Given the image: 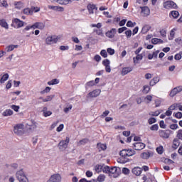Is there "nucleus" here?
I'll list each match as a JSON object with an SVG mask.
<instances>
[{"label": "nucleus", "instance_id": "obj_1", "mask_svg": "<svg viewBox=\"0 0 182 182\" xmlns=\"http://www.w3.org/2000/svg\"><path fill=\"white\" fill-rule=\"evenodd\" d=\"M134 154H136V151L133 149L122 150L119 153V155L121 156L119 163H122L123 164H124V163H127V161H129L127 157H132V156H134Z\"/></svg>", "mask_w": 182, "mask_h": 182}, {"label": "nucleus", "instance_id": "obj_2", "mask_svg": "<svg viewBox=\"0 0 182 182\" xmlns=\"http://www.w3.org/2000/svg\"><path fill=\"white\" fill-rule=\"evenodd\" d=\"M104 173L109 174V177H113L114 178H117L120 176V168L116 166L109 167L105 166Z\"/></svg>", "mask_w": 182, "mask_h": 182}, {"label": "nucleus", "instance_id": "obj_3", "mask_svg": "<svg viewBox=\"0 0 182 182\" xmlns=\"http://www.w3.org/2000/svg\"><path fill=\"white\" fill-rule=\"evenodd\" d=\"M70 141V139H69V136H67L65 140L60 141L58 145L59 150H60V151H65V150L68 149Z\"/></svg>", "mask_w": 182, "mask_h": 182}, {"label": "nucleus", "instance_id": "obj_4", "mask_svg": "<svg viewBox=\"0 0 182 182\" xmlns=\"http://www.w3.org/2000/svg\"><path fill=\"white\" fill-rule=\"evenodd\" d=\"M25 127L23 124H18L16 126H14V132L17 136H22L23 133H25Z\"/></svg>", "mask_w": 182, "mask_h": 182}, {"label": "nucleus", "instance_id": "obj_5", "mask_svg": "<svg viewBox=\"0 0 182 182\" xmlns=\"http://www.w3.org/2000/svg\"><path fill=\"white\" fill-rule=\"evenodd\" d=\"M13 23H11V26L13 28H15L16 29H19L20 28H22L25 23L23 21H21L18 18H14L12 21Z\"/></svg>", "mask_w": 182, "mask_h": 182}, {"label": "nucleus", "instance_id": "obj_6", "mask_svg": "<svg viewBox=\"0 0 182 182\" xmlns=\"http://www.w3.org/2000/svg\"><path fill=\"white\" fill-rule=\"evenodd\" d=\"M164 8L165 9H176L177 4L173 1H166L164 2Z\"/></svg>", "mask_w": 182, "mask_h": 182}, {"label": "nucleus", "instance_id": "obj_7", "mask_svg": "<svg viewBox=\"0 0 182 182\" xmlns=\"http://www.w3.org/2000/svg\"><path fill=\"white\" fill-rule=\"evenodd\" d=\"M100 93H102V90H100V89L94 90L87 95V99H93V97H97V96L100 95Z\"/></svg>", "mask_w": 182, "mask_h": 182}, {"label": "nucleus", "instance_id": "obj_8", "mask_svg": "<svg viewBox=\"0 0 182 182\" xmlns=\"http://www.w3.org/2000/svg\"><path fill=\"white\" fill-rule=\"evenodd\" d=\"M58 43V36H48L46 38V45H53L54 43Z\"/></svg>", "mask_w": 182, "mask_h": 182}, {"label": "nucleus", "instance_id": "obj_9", "mask_svg": "<svg viewBox=\"0 0 182 182\" xmlns=\"http://www.w3.org/2000/svg\"><path fill=\"white\" fill-rule=\"evenodd\" d=\"M146 147V144L141 142H136L133 144L134 150H143Z\"/></svg>", "mask_w": 182, "mask_h": 182}, {"label": "nucleus", "instance_id": "obj_10", "mask_svg": "<svg viewBox=\"0 0 182 182\" xmlns=\"http://www.w3.org/2000/svg\"><path fill=\"white\" fill-rule=\"evenodd\" d=\"M30 29H38V26L36 24V23H35L33 25H28L27 26H26L23 30H22V32L23 33H28V31L30 30Z\"/></svg>", "mask_w": 182, "mask_h": 182}, {"label": "nucleus", "instance_id": "obj_11", "mask_svg": "<svg viewBox=\"0 0 182 182\" xmlns=\"http://www.w3.org/2000/svg\"><path fill=\"white\" fill-rule=\"evenodd\" d=\"M141 9V14L142 16H149L150 15V9L148 6L140 7Z\"/></svg>", "mask_w": 182, "mask_h": 182}, {"label": "nucleus", "instance_id": "obj_12", "mask_svg": "<svg viewBox=\"0 0 182 182\" xmlns=\"http://www.w3.org/2000/svg\"><path fill=\"white\" fill-rule=\"evenodd\" d=\"M141 157L144 160H147L150 159V157H153V152L151 151L144 152L141 154Z\"/></svg>", "mask_w": 182, "mask_h": 182}, {"label": "nucleus", "instance_id": "obj_13", "mask_svg": "<svg viewBox=\"0 0 182 182\" xmlns=\"http://www.w3.org/2000/svg\"><path fill=\"white\" fill-rule=\"evenodd\" d=\"M16 177L17 180H21V178L26 177V175L25 172H23V170L21 169L16 173Z\"/></svg>", "mask_w": 182, "mask_h": 182}, {"label": "nucleus", "instance_id": "obj_14", "mask_svg": "<svg viewBox=\"0 0 182 182\" xmlns=\"http://www.w3.org/2000/svg\"><path fill=\"white\" fill-rule=\"evenodd\" d=\"M48 9H52L53 11H57L58 12H63L65 9L59 6H48Z\"/></svg>", "mask_w": 182, "mask_h": 182}, {"label": "nucleus", "instance_id": "obj_15", "mask_svg": "<svg viewBox=\"0 0 182 182\" xmlns=\"http://www.w3.org/2000/svg\"><path fill=\"white\" fill-rule=\"evenodd\" d=\"M133 70V68L132 67H125L122 68V70L121 72L122 76H125V75H127L128 73H130Z\"/></svg>", "mask_w": 182, "mask_h": 182}, {"label": "nucleus", "instance_id": "obj_16", "mask_svg": "<svg viewBox=\"0 0 182 182\" xmlns=\"http://www.w3.org/2000/svg\"><path fill=\"white\" fill-rule=\"evenodd\" d=\"M105 35L109 38H114V35H116V28L111 29L110 31H107Z\"/></svg>", "mask_w": 182, "mask_h": 182}, {"label": "nucleus", "instance_id": "obj_17", "mask_svg": "<svg viewBox=\"0 0 182 182\" xmlns=\"http://www.w3.org/2000/svg\"><path fill=\"white\" fill-rule=\"evenodd\" d=\"M18 48H19V46L11 44L6 46L5 50H6V52H12L14 49H18Z\"/></svg>", "mask_w": 182, "mask_h": 182}, {"label": "nucleus", "instance_id": "obj_18", "mask_svg": "<svg viewBox=\"0 0 182 182\" xmlns=\"http://www.w3.org/2000/svg\"><path fill=\"white\" fill-rule=\"evenodd\" d=\"M159 136L163 139H168V137H170V134H168L167 132L164 130L159 131Z\"/></svg>", "mask_w": 182, "mask_h": 182}, {"label": "nucleus", "instance_id": "obj_19", "mask_svg": "<svg viewBox=\"0 0 182 182\" xmlns=\"http://www.w3.org/2000/svg\"><path fill=\"white\" fill-rule=\"evenodd\" d=\"M87 143H89V139L84 138L77 142V146H85V144H87Z\"/></svg>", "mask_w": 182, "mask_h": 182}, {"label": "nucleus", "instance_id": "obj_20", "mask_svg": "<svg viewBox=\"0 0 182 182\" xmlns=\"http://www.w3.org/2000/svg\"><path fill=\"white\" fill-rule=\"evenodd\" d=\"M14 5L16 9H22L23 8V3L22 1H14Z\"/></svg>", "mask_w": 182, "mask_h": 182}, {"label": "nucleus", "instance_id": "obj_21", "mask_svg": "<svg viewBox=\"0 0 182 182\" xmlns=\"http://www.w3.org/2000/svg\"><path fill=\"white\" fill-rule=\"evenodd\" d=\"M26 124L29 127L30 130H35V129H36V127H38L36 125V122L33 121H31L29 123H26Z\"/></svg>", "mask_w": 182, "mask_h": 182}, {"label": "nucleus", "instance_id": "obj_22", "mask_svg": "<svg viewBox=\"0 0 182 182\" xmlns=\"http://www.w3.org/2000/svg\"><path fill=\"white\" fill-rule=\"evenodd\" d=\"M0 26L4 28V29H9V26L5 19L0 20Z\"/></svg>", "mask_w": 182, "mask_h": 182}, {"label": "nucleus", "instance_id": "obj_23", "mask_svg": "<svg viewBox=\"0 0 182 182\" xmlns=\"http://www.w3.org/2000/svg\"><path fill=\"white\" fill-rule=\"evenodd\" d=\"M160 82V79L158 77H154L150 82L149 85L150 86H154L155 85H157Z\"/></svg>", "mask_w": 182, "mask_h": 182}, {"label": "nucleus", "instance_id": "obj_24", "mask_svg": "<svg viewBox=\"0 0 182 182\" xmlns=\"http://www.w3.org/2000/svg\"><path fill=\"white\" fill-rule=\"evenodd\" d=\"M132 173L135 176H140V174H141V168L139 167H135L132 169Z\"/></svg>", "mask_w": 182, "mask_h": 182}, {"label": "nucleus", "instance_id": "obj_25", "mask_svg": "<svg viewBox=\"0 0 182 182\" xmlns=\"http://www.w3.org/2000/svg\"><path fill=\"white\" fill-rule=\"evenodd\" d=\"M95 171L97 173H102L103 171L105 173V166L102 165H96L95 166Z\"/></svg>", "mask_w": 182, "mask_h": 182}, {"label": "nucleus", "instance_id": "obj_26", "mask_svg": "<svg viewBox=\"0 0 182 182\" xmlns=\"http://www.w3.org/2000/svg\"><path fill=\"white\" fill-rule=\"evenodd\" d=\"M2 114L4 117L12 116L14 114V111H12L11 109H7L3 112Z\"/></svg>", "mask_w": 182, "mask_h": 182}, {"label": "nucleus", "instance_id": "obj_27", "mask_svg": "<svg viewBox=\"0 0 182 182\" xmlns=\"http://www.w3.org/2000/svg\"><path fill=\"white\" fill-rule=\"evenodd\" d=\"M180 146V140L178 139H173L172 147L173 149H178Z\"/></svg>", "mask_w": 182, "mask_h": 182}, {"label": "nucleus", "instance_id": "obj_28", "mask_svg": "<svg viewBox=\"0 0 182 182\" xmlns=\"http://www.w3.org/2000/svg\"><path fill=\"white\" fill-rule=\"evenodd\" d=\"M89 14H94L93 11L96 9V6L94 4H88L87 6Z\"/></svg>", "mask_w": 182, "mask_h": 182}, {"label": "nucleus", "instance_id": "obj_29", "mask_svg": "<svg viewBox=\"0 0 182 182\" xmlns=\"http://www.w3.org/2000/svg\"><path fill=\"white\" fill-rule=\"evenodd\" d=\"M43 114L45 117H48V116H51L52 112L50 111H48V108L45 107L43 109Z\"/></svg>", "mask_w": 182, "mask_h": 182}, {"label": "nucleus", "instance_id": "obj_30", "mask_svg": "<svg viewBox=\"0 0 182 182\" xmlns=\"http://www.w3.org/2000/svg\"><path fill=\"white\" fill-rule=\"evenodd\" d=\"M97 148L98 149V150H100V151H101V150H106V149H107V146H106V144H101V143H100V144H97Z\"/></svg>", "mask_w": 182, "mask_h": 182}, {"label": "nucleus", "instance_id": "obj_31", "mask_svg": "<svg viewBox=\"0 0 182 182\" xmlns=\"http://www.w3.org/2000/svg\"><path fill=\"white\" fill-rule=\"evenodd\" d=\"M151 43H153V45H157V43H163V40L154 38L151 39Z\"/></svg>", "mask_w": 182, "mask_h": 182}, {"label": "nucleus", "instance_id": "obj_32", "mask_svg": "<svg viewBox=\"0 0 182 182\" xmlns=\"http://www.w3.org/2000/svg\"><path fill=\"white\" fill-rule=\"evenodd\" d=\"M150 28L151 27L149 25L144 26L141 31V33H147L150 31Z\"/></svg>", "mask_w": 182, "mask_h": 182}, {"label": "nucleus", "instance_id": "obj_33", "mask_svg": "<svg viewBox=\"0 0 182 182\" xmlns=\"http://www.w3.org/2000/svg\"><path fill=\"white\" fill-rule=\"evenodd\" d=\"M176 31H177V28H173L170 31V36L168 38L169 41H173V39H174V36L176 35Z\"/></svg>", "mask_w": 182, "mask_h": 182}, {"label": "nucleus", "instance_id": "obj_34", "mask_svg": "<svg viewBox=\"0 0 182 182\" xmlns=\"http://www.w3.org/2000/svg\"><path fill=\"white\" fill-rule=\"evenodd\" d=\"M58 83H59V80L56 78L53 79L52 80L48 82V85L49 86H52L53 85H58Z\"/></svg>", "mask_w": 182, "mask_h": 182}, {"label": "nucleus", "instance_id": "obj_35", "mask_svg": "<svg viewBox=\"0 0 182 182\" xmlns=\"http://www.w3.org/2000/svg\"><path fill=\"white\" fill-rule=\"evenodd\" d=\"M9 78V75H8V73L4 74L0 80V83H5V82H6L7 79Z\"/></svg>", "mask_w": 182, "mask_h": 182}, {"label": "nucleus", "instance_id": "obj_36", "mask_svg": "<svg viewBox=\"0 0 182 182\" xmlns=\"http://www.w3.org/2000/svg\"><path fill=\"white\" fill-rule=\"evenodd\" d=\"M180 15V14L178 13V11H171V13L170 14V16H172L173 18H174L175 19H176V18H178V16Z\"/></svg>", "mask_w": 182, "mask_h": 182}, {"label": "nucleus", "instance_id": "obj_37", "mask_svg": "<svg viewBox=\"0 0 182 182\" xmlns=\"http://www.w3.org/2000/svg\"><path fill=\"white\" fill-rule=\"evenodd\" d=\"M24 15H32V9L26 8L23 10Z\"/></svg>", "mask_w": 182, "mask_h": 182}, {"label": "nucleus", "instance_id": "obj_38", "mask_svg": "<svg viewBox=\"0 0 182 182\" xmlns=\"http://www.w3.org/2000/svg\"><path fill=\"white\" fill-rule=\"evenodd\" d=\"M97 181L99 182H103L105 181V180H106V176L103 175V174H100L97 178Z\"/></svg>", "mask_w": 182, "mask_h": 182}, {"label": "nucleus", "instance_id": "obj_39", "mask_svg": "<svg viewBox=\"0 0 182 182\" xmlns=\"http://www.w3.org/2000/svg\"><path fill=\"white\" fill-rule=\"evenodd\" d=\"M54 97L55 95H48L46 98H43V102H50Z\"/></svg>", "mask_w": 182, "mask_h": 182}, {"label": "nucleus", "instance_id": "obj_40", "mask_svg": "<svg viewBox=\"0 0 182 182\" xmlns=\"http://www.w3.org/2000/svg\"><path fill=\"white\" fill-rule=\"evenodd\" d=\"M177 109H178V103L173 104L169 107V110H171L172 112L173 110H177Z\"/></svg>", "mask_w": 182, "mask_h": 182}, {"label": "nucleus", "instance_id": "obj_41", "mask_svg": "<svg viewBox=\"0 0 182 182\" xmlns=\"http://www.w3.org/2000/svg\"><path fill=\"white\" fill-rule=\"evenodd\" d=\"M127 26L128 28H134V26H136V22H132V21H128L127 23Z\"/></svg>", "mask_w": 182, "mask_h": 182}, {"label": "nucleus", "instance_id": "obj_42", "mask_svg": "<svg viewBox=\"0 0 182 182\" xmlns=\"http://www.w3.org/2000/svg\"><path fill=\"white\" fill-rule=\"evenodd\" d=\"M37 24V29H44L45 28V24L43 23H41V22H36Z\"/></svg>", "mask_w": 182, "mask_h": 182}, {"label": "nucleus", "instance_id": "obj_43", "mask_svg": "<svg viewBox=\"0 0 182 182\" xmlns=\"http://www.w3.org/2000/svg\"><path fill=\"white\" fill-rule=\"evenodd\" d=\"M95 81L91 80L85 84V87H92V86H95Z\"/></svg>", "mask_w": 182, "mask_h": 182}, {"label": "nucleus", "instance_id": "obj_44", "mask_svg": "<svg viewBox=\"0 0 182 182\" xmlns=\"http://www.w3.org/2000/svg\"><path fill=\"white\" fill-rule=\"evenodd\" d=\"M177 94V89L173 88V90H171L169 95L171 96V97H174V96H176V95Z\"/></svg>", "mask_w": 182, "mask_h": 182}, {"label": "nucleus", "instance_id": "obj_45", "mask_svg": "<svg viewBox=\"0 0 182 182\" xmlns=\"http://www.w3.org/2000/svg\"><path fill=\"white\" fill-rule=\"evenodd\" d=\"M149 92H150V87H149V85H144L143 92L145 93V95H147Z\"/></svg>", "mask_w": 182, "mask_h": 182}, {"label": "nucleus", "instance_id": "obj_46", "mask_svg": "<svg viewBox=\"0 0 182 182\" xmlns=\"http://www.w3.org/2000/svg\"><path fill=\"white\" fill-rule=\"evenodd\" d=\"M50 89H52L50 87H46L44 90L41 91V95H45V93H49L50 92Z\"/></svg>", "mask_w": 182, "mask_h": 182}, {"label": "nucleus", "instance_id": "obj_47", "mask_svg": "<svg viewBox=\"0 0 182 182\" xmlns=\"http://www.w3.org/2000/svg\"><path fill=\"white\" fill-rule=\"evenodd\" d=\"M102 65L104 66H109L110 65V60L109 59H105L102 61Z\"/></svg>", "mask_w": 182, "mask_h": 182}, {"label": "nucleus", "instance_id": "obj_48", "mask_svg": "<svg viewBox=\"0 0 182 182\" xmlns=\"http://www.w3.org/2000/svg\"><path fill=\"white\" fill-rule=\"evenodd\" d=\"M160 111L151 112L149 113V116H159L160 114Z\"/></svg>", "mask_w": 182, "mask_h": 182}, {"label": "nucleus", "instance_id": "obj_49", "mask_svg": "<svg viewBox=\"0 0 182 182\" xmlns=\"http://www.w3.org/2000/svg\"><path fill=\"white\" fill-rule=\"evenodd\" d=\"M150 129L152 131L157 132L159 130V125L158 124H154L150 127Z\"/></svg>", "mask_w": 182, "mask_h": 182}, {"label": "nucleus", "instance_id": "obj_50", "mask_svg": "<svg viewBox=\"0 0 182 182\" xmlns=\"http://www.w3.org/2000/svg\"><path fill=\"white\" fill-rule=\"evenodd\" d=\"M100 55L102 56V58H107V52H106V50H102Z\"/></svg>", "mask_w": 182, "mask_h": 182}, {"label": "nucleus", "instance_id": "obj_51", "mask_svg": "<svg viewBox=\"0 0 182 182\" xmlns=\"http://www.w3.org/2000/svg\"><path fill=\"white\" fill-rule=\"evenodd\" d=\"M156 122L157 121L156 120V118L154 117L149 118L148 120L149 124H153V123H156Z\"/></svg>", "mask_w": 182, "mask_h": 182}, {"label": "nucleus", "instance_id": "obj_52", "mask_svg": "<svg viewBox=\"0 0 182 182\" xmlns=\"http://www.w3.org/2000/svg\"><path fill=\"white\" fill-rule=\"evenodd\" d=\"M170 129L171 130H176V129H178V125L177 124H172L170 125Z\"/></svg>", "mask_w": 182, "mask_h": 182}, {"label": "nucleus", "instance_id": "obj_53", "mask_svg": "<svg viewBox=\"0 0 182 182\" xmlns=\"http://www.w3.org/2000/svg\"><path fill=\"white\" fill-rule=\"evenodd\" d=\"M107 52L109 53V55H114V49L113 48H107Z\"/></svg>", "mask_w": 182, "mask_h": 182}, {"label": "nucleus", "instance_id": "obj_54", "mask_svg": "<svg viewBox=\"0 0 182 182\" xmlns=\"http://www.w3.org/2000/svg\"><path fill=\"white\" fill-rule=\"evenodd\" d=\"M156 151H157L158 154H163V146L157 147Z\"/></svg>", "mask_w": 182, "mask_h": 182}, {"label": "nucleus", "instance_id": "obj_55", "mask_svg": "<svg viewBox=\"0 0 182 182\" xmlns=\"http://www.w3.org/2000/svg\"><path fill=\"white\" fill-rule=\"evenodd\" d=\"M125 35L127 36V38H131L132 37V30H127V31H125Z\"/></svg>", "mask_w": 182, "mask_h": 182}, {"label": "nucleus", "instance_id": "obj_56", "mask_svg": "<svg viewBox=\"0 0 182 182\" xmlns=\"http://www.w3.org/2000/svg\"><path fill=\"white\" fill-rule=\"evenodd\" d=\"M153 100V97L151 95H147L145 98L144 100H148L146 103H149V102H151Z\"/></svg>", "mask_w": 182, "mask_h": 182}, {"label": "nucleus", "instance_id": "obj_57", "mask_svg": "<svg viewBox=\"0 0 182 182\" xmlns=\"http://www.w3.org/2000/svg\"><path fill=\"white\" fill-rule=\"evenodd\" d=\"M11 107L13 109V110H14V112H18V110H19V106L18 105H13L11 106Z\"/></svg>", "mask_w": 182, "mask_h": 182}, {"label": "nucleus", "instance_id": "obj_58", "mask_svg": "<svg viewBox=\"0 0 182 182\" xmlns=\"http://www.w3.org/2000/svg\"><path fill=\"white\" fill-rule=\"evenodd\" d=\"M151 77H153V74L151 73L145 74V79H146L147 80H149V79H151Z\"/></svg>", "mask_w": 182, "mask_h": 182}, {"label": "nucleus", "instance_id": "obj_59", "mask_svg": "<svg viewBox=\"0 0 182 182\" xmlns=\"http://www.w3.org/2000/svg\"><path fill=\"white\" fill-rule=\"evenodd\" d=\"M94 59L96 60V62H100V60H102V57H100L99 55H95Z\"/></svg>", "mask_w": 182, "mask_h": 182}, {"label": "nucleus", "instance_id": "obj_60", "mask_svg": "<svg viewBox=\"0 0 182 182\" xmlns=\"http://www.w3.org/2000/svg\"><path fill=\"white\" fill-rule=\"evenodd\" d=\"M177 137H178V139H179L180 140H182V130L178 131Z\"/></svg>", "mask_w": 182, "mask_h": 182}, {"label": "nucleus", "instance_id": "obj_61", "mask_svg": "<svg viewBox=\"0 0 182 182\" xmlns=\"http://www.w3.org/2000/svg\"><path fill=\"white\" fill-rule=\"evenodd\" d=\"M19 182H29V180L28 179V177L21 178V179H18Z\"/></svg>", "mask_w": 182, "mask_h": 182}, {"label": "nucleus", "instance_id": "obj_62", "mask_svg": "<svg viewBox=\"0 0 182 182\" xmlns=\"http://www.w3.org/2000/svg\"><path fill=\"white\" fill-rule=\"evenodd\" d=\"M60 50H68L69 46H61L60 47Z\"/></svg>", "mask_w": 182, "mask_h": 182}, {"label": "nucleus", "instance_id": "obj_63", "mask_svg": "<svg viewBox=\"0 0 182 182\" xmlns=\"http://www.w3.org/2000/svg\"><path fill=\"white\" fill-rule=\"evenodd\" d=\"M175 89H176V93H180V92H182V86H178L176 87H174Z\"/></svg>", "mask_w": 182, "mask_h": 182}, {"label": "nucleus", "instance_id": "obj_64", "mask_svg": "<svg viewBox=\"0 0 182 182\" xmlns=\"http://www.w3.org/2000/svg\"><path fill=\"white\" fill-rule=\"evenodd\" d=\"M175 117H176V119H181L182 113L181 112H177L176 114H175Z\"/></svg>", "mask_w": 182, "mask_h": 182}]
</instances>
